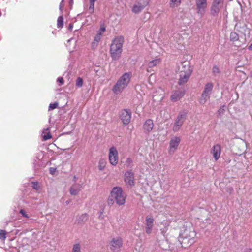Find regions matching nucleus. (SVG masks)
<instances>
[{
    "label": "nucleus",
    "instance_id": "1",
    "mask_svg": "<svg viewBox=\"0 0 252 252\" xmlns=\"http://www.w3.org/2000/svg\"><path fill=\"white\" fill-rule=\"evenodd\" d=\"M126 195L124 193L122 189L119 187H115L112 189L108 197L107 203L109 206H112L115 201L118 205H123L125 203Z\"/></svg>",
    "mask_w": 252,
    "mask_h": 252
},
{
    "label": "nucleus",
    "instance_id": "2",
    "mask_svg": "<svg viewBox=\"0 0 252 252\" xmlns=\"http://www.w3.org/2000/svg\"><path fill=\"white\" fill-rule=\"evenodd\" d=\"M124 38L123 36L115 37L112 40L110 47V53L112 59L116 61L122 54Z\"/></svg>",
    "mask_w": 252,
    "mask_h": 252
},
{
    "label": "nucleus",
    "instance_id": "3",
    "mask_svg": "<svg viewBox=\"0 0 252 252\" xmlns=\"http://www.w3.org/2000/svg\"><path fill=\"white\" fill-rule=\"evenodd\" d=\"M195 236L196 232L193 228H186L180 234L179 241L183 248H188L195 242Z\"/></svg>",
    "mask_w": 252,
    "mask_h": 252
},
{
    "label": "nucleus",
    "instance_id": "4",
    "mask_svg": "<svg viewBox=\"0 0 252 252\" xmlns=\"http://www.w3.org/2000/svg\"><path fill=\"white\" fill-rule=\"evenodd\" d=\"M132 76L131 72L124 73L117 80L112 88L114 94H117L122 92L129 83Z\"/></svg>",
    "mask_w": 252,
    "mask_h": 252
},
{
    "label": "nucleus",
    "instance_id": "5",
    "mask_svg": "<svg viewBox=\"0 0 252 252\" xmlns=\"http://www.w3.org/2000/svg\"><path fill=\"white\" fill-rule=\"evenodd\" d=\"M187 113V111L185 110L178 113L173 124L172 130L174 132H177L180 130L186 119Z\"/></svg>",
    "mask_w": 252,
    "mask_h": 252
},
{
    "label": "nucleus",
    "instance_id": "6",
    "mask_svg": "<svg viewBox=\"0 0 252 252\" xmlns=\"http://www.w3.org/2000/svg\"><path fill=\"white\" fill-rule=\"evenodd\" d=\"M123 240L120 236L113 238L109 243L110 249L113 252H119L123 246Z\"/></svg>",
    "mask_w": 252,
    "mask_h": 252
},
{
    "label": "nucleus",
    "instance_id": "7",
    "mask_svg": "<svg viewBox=\"0 0 252 252\" xmlns=\"http://www.w3.org/2000/svg\"><path fill=\"white\" fill-rule=\"evenodd\" d=\"M109 160L110 163L113 166H116L118 162V152L117 149L114 147H111L109 150Z\"/></svg>",
    "mask_w": 252,
    "mask_h": 252
},
{
    "label": "nucleus",
    "instance_id": "8",
    "mask_svg": "<svg viewBox=\"0 0 252 252\" xmlns=\"http://www.w3.org/2000/svg\"><path fill=\"white\" fill-rule=\"evenodd\" d=\"M120 117L124 125H127L131 118V111L129 109H124L121 111Z\"/></svg>",
    "mask_w": 252,
    "mask_h": 252
},
{
    "label": "nucleus",
    "instance_id": "9",
    "mask_svg": "<svg viewBox=\"0 0 252 252\" xmlns=\"http://www.w3.org/2000/svg\"><path fill=\"white\" fill-rule=\"evenodd\" d=\"M149 3V0H137L136 3L132 8V11L134 13L141 12Z\"/></svg>",
    "mask_w": 252,
    "mask_h": 252
},
{
    "label": "nucleus",
    "instance_id": "10",
    "mask_svg": "<svg viewBox=\"0 0 252 252\" xmlns=\"http://www.w3.org/2000/svg\"><path fill=\"white\" fill-rule=\"evenodd\" d=\"M197 13L202 16L204 14L207 6V0H195Z\"/></svg>",
    "mask_w": 252,
    "mask_h": 252
},
{
    "label": "nucleus",
    "instance_id": "11",
    "mask_svg": "<svg viewBox=\"0 0 252 252\" xmlns=\"http://www.w3.org/2000/svg\"><path fill=\"white\" fill-rule=\"evenodd\" d=\"M181 141V138L178 136H174L171 138L169 142V147L168 152L170 154L174 153L177 149L179 143Z\"/></svg>",
    "mask_w": 252,
    "mask_h": 252
},
{
    "label": "nucleus",
    "instance_id": "12",
    "mask_svg": "<svg viewBox=\"0 0 252 252\" xmlns=\"http://www.w3.org/2000/svg\"><path fill=\"white\" fill-rule=\"evenodd\" d=\"M134 175L131 170L126 171L124 174V181L126 184L130 187L134 185Z\"/></svg>",
    "mask_w": 252,
    "mask_h": 252
},
{
    "label": "nucleus",
    "instance_id": "13",
    "mask_svg": "<svg viewBox=\"0 0 252 252\" xmlns=\"http://www.w3.org/2000/svg\"><path fill=\"white\" fill-rule=\"evenodd\" d=\"M185 94L184 89H180L173 91L171 95L170 99L172 102H176L181 99Z\"/></svg>",
    "mask_w": 252,
    "mask_h": 252
},
{
    "label": "nucleus",
    "instance_id": "14",
    "mask_svg": "<svg viewBox=\"0 0 252 252\" xmlns=\"http://www.w3.org/2000/svg\"><path fill=\"white\" fill-rule=\"evenodd\" d=\"M221 152V146L220 144H215L212 147L210 152L212 154L215 161H217L220 158Z\"/></svg>",
    "mask_w": 252,
    "mask_h": 252
},
{
    "label": "nucleus",
    "instance_id": "15",
    "mask_svg": "<svg viewBox=\"0 0 252 252\" xmlns=\"http://www.w3.org/2000/svg\"><path fill=\"white\" fill-rule=\"evenodd\" d=\"M154 125L153 121L151 119L146 120L143 124V129L144 132L149 134L153 130Z\"/></svg>",
    "mask_w": 252,
    "mask_h": 252
},
{
    "label": "nucleus",
    "instance_id": "16",
    "mask_svg": "<svg viewBox=\"0 0 252 252\" xmlns=\"http://www.w3.org/2000/svg\"><path fill=\"white\" fill-rule=\"evenodd\" d=\"M154 219L152 217H146L145 232L147 234H150L152 233L154 224Z\"/></svg>",
    "mask_w": 252,
    "mask_h": 252
},
{
    "label": "nucleus",
    "instance_id": "17",
    "mask_svg": "<svg viewBox=\"0 0 252 252\" xmlns=\"http://www.w3.org/2000/svg\"><path fill=\"white\" fill-rule=\"evenodd\" d=\"M191 75V74H190V72L189 71L187 72V73H180L178 84L181 86L186 83L190 78Z\"/></svg>",
    "mask_w": 252,
    "mask_h": 252
},
{
    "label": "nucleus",
    "instance_id": "18",
    "mask_svg": "<svg viewBox=\"0 0 252 252\" xmlns=\"http://www.w3.org/2000/svg\"><path fill=\"white\" fill-rule=\"evenodd\" d=\"M180 70V73H187L189 71L190 72V74H192V69L188 62H183L182 63Z\"/></svg>",
    "mask_w": 252,
    "mask_h": 252
},
{
    "label": "nucleus",
    "instance_id": "19",
    "mask_svg": "<svg viewBox=\"0 0 252 252\" xmlns=\"http://www.w3.org/2000/svg\"><path fill=\"white\" fill-rule=\"evenodd\" d=\"M82 184H76L71 186L70 192L71 195H76L81 190Z\"/></svg>",
    "mask_w": 252,
    "mask_h": 252
},
{
    "label": "nucleus",
    "instance_id": "20",
    "mask_svg": "<svg viewBox=\"0 0 252 252\" xmlns=\"http://www.w3.org/2000/svg\"><path fill=\"white\" fill-rule=\"evenodd\" d=\"M220 6L219 4H216L214 3H212V5L210 9L211 14L213 16H217L220 12Z\"/></svg>",
    "mask_w": 252,
    "mask_h": 252
},
{
    "label": "nucleus",
    "instance_id": "21",
    "mask_svg": "<svg viewBox=\"0 0 252 252\" xmlns=\"http://www.w3.org/2000/svg\"><path fill=\"white\" fill-rule=\"evenodd\" d=\"M213 84L211 82L207 83L205 85L204 89L202 93L210 96L213 90Z\"/></svg>",
    "mask_w": 252,
    "mask_h": 252
},
{
    "label": "nucleus",
    "instance_id": "22",
    "mask_svg": "<svg viewBox=\"0 0 252 252\" xmlns=\"http://www.w3.org/2000/svg\"><path fill=\"white\" fill-rule=\"evenodd\" d=\"M42 137L44 140L45 141L50 139L52 137L49 128H47L43 129Z\"/></svg>",
    "mask_w": 252,
    "mask_h": 252
},
{
    "label": "nucleus",
    "instance_id": "23",
    "mask_svg": "<svg viewBox=\"0 0 252 252\" xmlns=\"http://www.w3.org/2000/svg\"><path fill=\"white\" fill-rule=\"evenodd\" d=\"M97 0H89V6L88 9V12L89 14H93L94 10V3Z\"/></svg>",
    "mask_w": 252,
    "mask_h": 252
},
{
    "label": "nucleus",
    "instance_id": "24",
    "mask_svg": "<svg viewBox=\"0 0 252 252\" xmlns=\"http://www.w3.org/2000/svg\"><path fill=\"white\" fill-rule=\"evenodd\" d=\"M210 95L202 93L199 100L200 103L201 104H204L210 99Z\"/></svg>",
    "mask_w": 252,
    "mask_h": 252
},
{
    "label": "nucleus",
    "instance_id": "25",
    "mask_svg": "<svg viewBox=\"0 0 252 252\" xmlns=\"http://www.w3.org/2000/svg\"><path fill=\"white\" fill-rule=\"evenodd\" d=\"M160 61H161L160 59H156L152 60L149 62L148 64V66L149 68H153L154 66H156L157 64H159Z\"/></svg>",
    "mask_w": 252,
    "mask_h": 252
},
{
    "label": "nucleus",
    "instance_id": "26",
    "mask_svg": "<svg viewBox=\"0 0 252 252\" xmlns=\"http://www.w3.org/2000/svg\"><path fill=\"white\" fill-rule=\"evenodd\" d=\"M181 3V0H170L169 6L171 8L179 6Z\"/></svg>",
    "mask_w": 252,
    "mask_h": 252
},
{
    "label": "nucleus",
    "instance_id": "27",
    "mask_svg": "<svg viewBox=\"0 0 252 252\" xmlns=\"http://www.w3.org/2000/svg\"><path fill=\"white\" fill-rule=\"evenodd\" d=\"M106 164V161L104 159L101 158L98 162V169L100 171L104 169Z\"/></svg>",
    "mask_w": 252,
    "mask_h": 252
},
{
    "label": "nucleus",
    "instance_id": "28",
    "mask_svg": "<svg viewBox=\"0 0 252 252\" xmlns=\"http://www.w3.org/2000/svg\"><path fill=\"white\" fill-rule=\"evenodd\" d=\"M88 219V215L87 214H83L77 219L76 221L78 223H81L86 221Z\"/></svg>",
    "mask_w": 252,
    "mask_h": 252
},
{
    "label": "nucleus",
    "instance_id": "29",
    "mask_svg": "<svg viewBox=\"0 0 252 252\" xmlns=\"http://www.w3.org/2000/svg\"><path fill=\"white\" fill-rule=\"evenodd\" d=\"M239 35L235 32H231L230 34V40L231 41L235 42L239 40Z\"/></svg>",
    "mask_w": 252,
    "mask_h": 252
},
{
    "label": "nucleus",
    "instance_id": "30",
    "mask_svg": "<svg viewBox=\"0 0 252 252\" xmlns=\"http://www.w3.org/2000/svg\"><path fill=\"white\" fill-rule=\"evenodd\" d=\"M63 25V14H61L57 19V27L58 28H62Z\"/></svg>",
    "mask_w": 252,
    "mask_h": 252
},
{
    "label": "nucleus",
    "instance_id": "31",
    "mask_svg": "<svg viewBox=\"0 0 252 252\" xmlns=\"http://www.w3.org/2000/svg\"><path fill=\"white\" fill-rule=\"evenodd\" d=\"M133 163V160L130 158H126L125 162V166L126 167H132Z\"/></svg>",
    "mask_w": 252,
    "mask_h": 252
},
{
    "label": "nucleus",
    "instance_id": "32",
    "mask_svg": "<svg viewBox=\"0 0 252 252\" xmlns=\"http://www.w3.org/2000/svg\"><path fill=\"white\" fill-rule=\"evenodd\" d=\"M72 252H81V246L79 243L73 245Z\"/></svg>",
    "mask_w": 252,
    "mask_h": 252
},
{
    "label": "nucleus",
    "instance_id": "33",
    "mask_svg": "<svg viewBox=\"0 0 252 252\" xmlns=\"http://www.w3.org/2000/svg\"><path fill=\"white\" fill-rule=\"evenodd\" d=\"M83 79L82 78L78 77L76 81V86L77 87L81 88L83 86Z\"/></svg>",
    "mask_w": 252,
    "mask_h": 252
},
{
    "label": "nucleus",
    "instance_id": "34",
    "mask_svg": "<svg viewBox=\"0 0 252 252\" xmlns=\"http://www.w3.org/2000/svg\"><path fill=\"white\" fill-rule=\"evenodd\" d=\"M32 187L34 189L38 190L40 189V186L38 182H32Z\"/></svg>",
    "mask_w": 252,
    "mask_h": 252
},
{
    "label": "nucleus",
    "instance_id": "35",
    "mask_svg": "<svg viewBox=\"0 0 252 252\" xmlns=\"http://www.w3.org/2000/svg\"><path fill=\"white\" fill-rule=\"evenodd\" d=\"M58 106V102H54L53 103L50 104L49 107H48V110H53L55 108H56Z\"/></svg>",
    "mask_w": 252,
    "mask_h": 252
},
{
    "label": "nucleus",
    "instance_id": "36",
    "mask_svg": "<svg viewBox=\"0 0 252 252\" xmlns=\"http://www.w3.org/2000/svg\"><path fill=\"white\" fill-rule=\"evenodd\" d=\"M6 239V232L4 230H0V239L4 241Z\"/></svg>",
    "mask_w": 252,
    "mask_h": 252
},
{
    "label": "nucleus",
    "instance_id": "37",
    "mask_svg": "<svg viewBox=\"0 0 252 252\" xmlns=\"http://www.w3.org/2000/svg\"><path fill=\"white\" fill-rule=\"evenodd\" d=\"M235 28L237 30V31H239V29L240 28H243L244 29V30L245 31V30L246 29H247V25L245 24H244L243 25V26L242 27H241L240 26H239V24H236L235 25Z\"/></svg>",
    "mask_w": 252,
    "mask_h": 252
},
{
    "label": "nucleus",
    "instance_id": "38",
    "mask_svg": "<svg viewBox=\"0 0 252 252\" xmlns=\"http://www.w3.org/2000/svg\"><path fill=\"white\" fill-rule=\"evenodd\" d=\"M212 72L214 74H219L220 72V69L217 66H214L212 69Z\"/></svg>",
    "mask_w": 252,
    "mask_h": 252
},
{
    "label": "nucleus",
    "instance_id": "39",
    "mask_svg": "<svg viewBox=\"0 0 252 252\" xmlns=\"http://www.w3.org/2000/svg\"><path fill=\"white\" fill-rule=\"evenodd\" d=\"M98 43H99V42L94 40L93 41V42L92 43V45H91L92 49L94 50L96 49L98 46Z\"/></svg>",
    "mask_w": 252,
    "mask_h": 252
},
{
    "label": "nucleus",
    "instance_id": "40",
    "mask_svg": "<svg viewBox=\"0 0 252 252\" xmlns=\"http://www.w3.org/2000/svg\"><path fill=\"white\" fill-rule=\"evenodd\" d=\"M101 33H97L94 37V41L99 42L101 38Z\"/></svg>",
    "mask_w": 252,
    "mask_h": 252
},
{
    "label": "nucleus",
    "instance_id": "41",
    "mask_svg": "<svg viewBox=\"0 0 252 252\" xmlns=\"http://www.w3.org/2000/svg\"><path fill=\"white\" fill-rule=\"evenodd\" d=\"M19 212L22 215V216L25 218H29V216L27 214V212L24 209H21Z\"/></svg>",
    "mask_w": 252,
    "mask_h": 252
},
{
    "label": "nucleus",
    "instance_id": "42",
    "mask_svg": "<svg viewBox=\"0 0 252 252\" xmlns=\"http://www.w3.org/2000/svg\"><path fill=\"white\" fill-rule=\"evenodd\" d=\"M104 217V216L103 215V210L102 209L101 210H100L99 212L98 218L99 219L102 220V219H103Z\"/></svg>",
    "mask_w": 252,
    "mask_h": 252
},
{
    "label": "nucleus",
    "instance_id": "43",
    "mask_svg": "<svg viewBox=\"0 0 252 252\" xmlns=\"http://www.w3.org/2000/svg\"><path fill=\"white\" fill-rule=\"evenodd\" d=\"M225 105L222 106L218 110L219 114L223 113V112L225 111Z\"/></svg>",
    "mask_w": 252,
    "mask_h": 252
},
{
    "label": "nucleus",
    "instance_id": "44",
    "mask_svg": "<svg viewBox=\"0 0 252 252\" xmlns=\"http://www.w3.org/2000/svg\"><path fill=\"white\" fill-rule=\"evenodd\" d=\"M105 31V28L104 27H101L100 29L97 32V33H101V35L102 36L103 34V33Z\"/></svg>",
    "mask_w": 252,
    "mask_h": 252
},
{
    "label": "nucleus",
    "instance_id": "45",
    "mask_svg": "<svg viewBox=\"0 0 252 252\" xmlns=\"http://www.w3.org/2000/svg\"><path fill=\"white\" fill-rule=\"evenodd\" d=\"M57 82L60 83V85H62L64 83V80L63 77H58L57 78Z\"/></svg>",
    "mask_w": 252,
    "mask_h": 252
},
{
    "label": "nucleus",
    "instance_id": "46",
    "mask_svg": "<svg viewBox=\"0 0 252 252\" xmlns=\"http://www.w3.org/2000/svg\"><path fill=\"white\" fill-rule=\"evenodd\" d=\"M63 0H62V1L61 2L60 5H59V10H60L61 13H62L61 14H63Z\"/></svg>",
    "mask_w": 252,
    "mask_h": 252
},
{
    "label": "nucleus",
    "instance_id": "47",
    "mask_svg": "<svg viewBox=\"0 0 252 252\" xmlns=\"http://www.w3.org/2000/svg\"><path fill=\"white\" fill-rule=\"evenodd\" d=\"M223 0H213V3L220 5L221 3L223 2Z\"/></svg>",
    "mask_w": 252,
    "mask_h": 252
},
{
    "label": "nucleus",
    "instance_id": "48",
    "mask_svg": "<svg viewBox=\"0 0 252 252\" xmlns=\"http://www.w3.org/2000/svg\"><path fill=\"white\" fill-rule=\"evenodd\" d=\"M56 169L53 168H50V172L51 174H53L55 172Z\"/></svg>",
    "mask_w": 252,
    "mask_h": 252
},
{
    "label": "nucleus",
    "instance_id": "49",
    "mask_svg": "<svg viewBox=\"0 0 252 252\" xmlns=\"http://www.w3.org/2000/svg\"><path fill=\"white\" fill-rule=\"evenodd\" d=\"M73 29V24L72 23L69 24L68 26V30L70 31H72Z\"/></svg>",
    "mask_w": 252,
    "mask_h": 252
},
{
    "label": "nucleus",
    "instance_id": "50",
    "mask_svg": "<svg viewBox=\"0 0 252 252\" xmlns=\"http://www.w3.org/2000/svg\"><path fill=\"white\" fill-rule=\"evenodd\" d=\"M37 162H37V161L36 159H35V160H34V162H33L34 167L35 168L36 167V164L37 163Z\"/></svg>",
    "mask_w": 252,
    "mask_h": 252
},
{
    "label": "nucleus",
    "instance_id": "51",
    "mask_svg": "<svg viewBox=\"0 0 252 252\" xmlns=\"http://www.w3.org/2000/svg\"><path fill=\"white\" fill-rule=\"evenodd\" d=\"M228 189H229V191L230 192V193L231 192V191H233V189L232 188H228Z\"/></svg>",
    "mask_w": 252,
    "mask_h": 252
},
{
    "label": "nucleus",
    "instance_id": "52",
    "mask_svg": "<svg viewBox=\"0 0 252 252\" xmlns=\"http://www.w3.org/2000/svg\"><path fill=\"white\" fill-rule=\"evenodd\" d=\"M36 158L37 160H39V158L38 156H36Z\"/></svg>",
    "mask_w": 252,
    "mask_h": 252
}]
</instances>
